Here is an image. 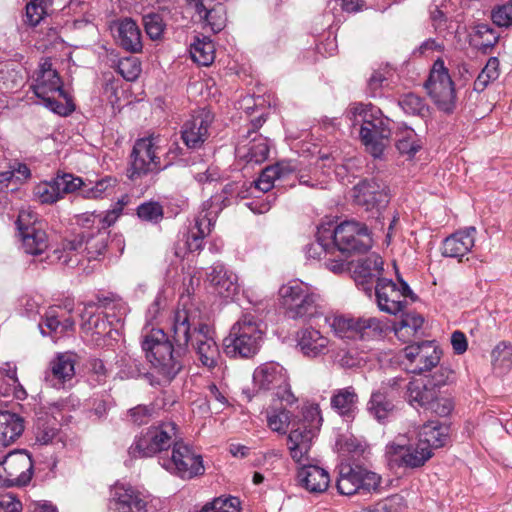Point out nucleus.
<instances>
[{"mask_svg": "<svg viewBox=\"0 0 512 512\" xmlns=\"http://www.w3.org/2000/svg\"><path fill=\"white\" fill-rule=\"evenodd\" d=\"M172 339L162 330H155L146 340L150 358L166 382H172L184 368L183 357L191 343L202 366L209 370L218 365L219 347L204 322L199 307L189 298L180 301L172 322Z\"/></svg>", "mask_w": 512, "mask_h": 512, "instance_id": "1", "label": "nucleus"}, {"mask_svg": "<svg viewBox=\"0 0 512 512\" xmlns=\"http://www.w3.org/2000/svg\"><path fill=\"white\" fill-rule=\"evenodd\" d=\"M353 126L360 125L359 137L366 151L374 158H382L392 135L391 120L372 104L353 103L347 110Z\"/></svg>", "mask_w": 512, "mask_h": 512, "instance_id": "2", "label": "nucleus"}, {"mask_svg": "<svg viewBox=\"0 0 512 512\" xmlns=\"http://www.w3.org/2000/svg\"><path fill=\"white\" fill-rule=\"evenodd\" d=\"M263 331L256 316L243 314L231 327L223 339L224 353L234 359L253 358L260 350Z\"/></svg>", "mask_w": 512, "mask_h": 512, "instance_id": "3", "label": "nucleus"}, {"mask_svg": "<svg viewBox=\"0 0 512 512\" xmlns=\"http://www.w3.org/2000/svg\"><path fill=\"white\" fill-rule=\"evenodd\" d=\"M282 306L286 315L294 320H309L320 314V297L312 288L298 280H293L279 289Z\"/></svg>", "mask_w": 512, "mask_h": 512, "instance_id": "4", "label": "nucleus"}, {"mask_svg": "<svg viewBox=\"0 0 512 512\" xmlns=\"http://www.w3.org/2000/svg\"><path fill=\"white\" fill-rule=\"evenodd\" d=\"M177 425L173 422H163L159 425L150 426L135 436L133 443L128 449L132 458L152 457L173 447L177 436Z\"/></svg>", "mask_w": 512, "mask_h": 512, "instance_id": "5", "label": "nucleus"}, {"mask_svg": "<svg viewBox=\"0 0 512 512\" xmlns=\"http://www.w3.org/2000/svg\"><path fill=\"white\" fill-rule=\"evenodd\" d=\"M352 198L356 206L377 215L374 228L382 230L385 219L383 210L390 202L388 185L379 179H364L353 187Z\"/></svg>", "mask_w": 512, "mask_h": 512, "instance_id": "6", "label": "nucleus"}, {"mask_svg": "<svg viewBox=\"0 0 512 512\" xmlns=\"http://www.w3.org/2000/svg\"><path fill=\"white\" fill-rule=\"evenodd\" d=\"M303 417L297 427L290 431L287 438L290 456L297 464L310 460L309 452L322 422L320 412L316 407L306 409Z\"/></svg>", "mask_w": 512, "mask_h": 512, "instance_id": "7", "label": "nucleus"}, {"mask_svg": "<svg viewBox=\"0 0 512 512\" xmlns=\"http://www.w3.org/2000/svg\"><path fill=\"white\" fill-rule=\"evenodd\" d=\"M159 464L170 474L190 480L205 473L203 458L181 439L175 441L171 455H161Z\"/></svg>", "mask_w": 512, "mask_h": 512, "instance_id": "8", "label": "nucleus"}, {"mask_svg": "<svg viewBox=\"0 0 512 512\" xmlns=\"http://www.w3.org/2000/svg\"><path fill=\"white\" fill-rule=\"evenodd\" d=\"M403 397L411 406L424 408L441 417L448 416L453 410L452 400L441 396L434 383L424 377L408 382Z\"/></svg>", "mask_w": 512, "mask_h": 512, "instance_id": "9", "label": "nucleus"}, {"mask_svg": "<svg viewBox=\"0 0 512 512\" xmlns=\"http://www.w3.org/2000/svg\"><path fill=\"white\" fill-rule=\"evenodd\" d=\"M338 469L336 487L340 494L346 496L368 495L380 490L382 478L376 472L357 464L342 463Z\"/></svg>", "mask_w": 512, "mask_h": 512, "instance_id": "10", "label": "nucleus"}, {"mask_svg": "<svg viewBox=\"0 0 512 512\" xmlns=\"http://www.w3.org/2000/svg\"><path fill=\"white\" fill-rule=\"evenodd\" d=\"M328 238L333 241L332 249L338 250L345 258L367 252L372 246L368 228L356 221H344L333 230L328 229Z\"/></svg>", "mask_w": 512, "mask_h": 512, "instance_id": "11", "label": "nucleus"}, {"mask_svg": "<svg viewBox=\"0 0 512 512\" xmlns=\"http://www.w3.org/2000/svg\"><path fill=\"white\" fill-rule=\"evenodd\" d=\"M254 387L261 391H273L274 395L286 405L297 402L292 393L286 369L276 362H266L258 366L253 373Z\"/></svg>", "mask_w": 512, "mask_h": 512, "instance_id": "12", "label": "nucleus"}, {"mask_svg": "<svg viewBox=\"0 0 512 512\" xmlns=\"http://www.w3.org/2000/svg\"><path fill=\"white\" fill-rule=\"evenodd\" d=\"M330 327L337 337L354 340L380 337L385 330L383 321L376 317H353L350 315L333 317Z\"/></svg>", "mask_w": 512, "mask_h": 512, "instance_id": "13", "label": "nucleus"}, {"mask_svg": "<svg viewBox=\"0 0 512 512\" xmlns=\"http://www.w3.org/2000/svg\"><path fill=\"white\" fill-rule=\"evenodd\" d=\"M22 249L26 254L41 255L48 248V236L37 214L29 209L20 210L15 222Z\"/></svg>", "mask_w": 512, "mask_h": 512, "instance_id": "14", "label": "nucleus"}, {"mask_svg": "<svg viewBox=\"0 0 512 512\" xmlns=\"http://www.w3.org/2000/svg\"><path fill=\"white\" fill-rule=\"evenodd\" d=\"M425 88L437 107L451 112L455 107L456 93L454 83L442 59H437L430 71Z\"/></svg>", "mask_w": 512, "mask_h": 512, "instance_id": "15", "label": "nucleus"}, {"mask_svg": "<svg viewBox=\"0 0 512 512\" xmlns=\"http://www.w3.org/2000/svg\"><path fill=\"white\" fill-rule=\"evenodd\" d=\"M374 293L379 310L391 315L403 312L407 304V297L415 300L414 293L403 280L400 281V286H398L391 279L378 278Z\"/></svg>", "mask_w": 512, "mask_h": 512, "instance_id": "16", "label": "nucleus"}, {"mask_svg": "<svg viewBox=\"0 0 512 512\" xmlns=\"http://www.w3.org/2000/svg\"><path fill=\"white\" fill-rule=\"evenodd\" d=\"M130 159L128 177L131 180H135L148 173L159 172L169 166V163L161 166L152 138L138 139L133 146Z\"/></svg>", "mask_w": 512, "mask_h": 512, "instance_id": "17", "label": "nucleus"}, {"mask_svg": "<svg viewBox=\"0 0 512 512\" xmlns=\"http://www.w3.org/2000/svg\"><path fill=\"white\" fill-rule=\"evenodd\" d=\"M158 328H153L149 332H147L141 340V348L145 353V357L147 361L150 363L152 372L146 370L143 361L140 358L133 357L131 355H125L121 357L119 360V372L123 378L126 379H137L140 377L145 378L150 385L152 386H166L171 382H166L163 379V376L158 372V370L153 365L152 358H150V351L147 350L145 346L146 340L148 337Z\"/></svg>", "mask_w": 512, "mask_h": 512, "instance_id": "18", "label": "nucleus"}, {"mask_svg": "<svg viewBox=\"0 0 512 512\" xmlns=\"http://www.w3.org/2000/svg\"><path fill=\"white\" fill-rule=\"evenodd\" d=\"M214 116L206 109L195 111L181 126V140L190 150L202 148L210 136Z\"/></svg>", "mask_w": 512, "mask_h": 512, "instance_id": "19", "label": "nucleus"}, {"mask_svg": "<svg viewBox=\"0 0 512 512\" xmlns=\"http://www.w3.org/2000/svg\"><path fill=\"white\" fill-rule=\"evenodd\" d=\"M0 465L7 487L25 486L31 481L33 462L27 451L15 450L8 453Z\"/></svg>", "mask_w": 512, "mask_h": 512, "instance_id": "20", "label": "nucleus"}, {"mask_svg": "<svg viewBox=\"0 0 512 512\" xmlns=\"http://www.w3.org/2000/svg\"><path fill=\"white\" fill-rule=\"evenodd\" d=\"M403 354L410 362L411 371L421 374L439 364L442 351L435 341L425 340L406 346Z\"/></svg>", "mask_w": 512, "mask_h": 512, "instance_id": "21", "label": "nucleus"}, {"mask_svg": "<svg viewBox=\"0 0 512 512\" xmlns=\"http://www.w3.org/2000/svg\"><path fill=\"white\" fill-rule=\"evenodd\" d=\"M386 454L390 461L405 468H419L432 457V451L419 441L416 445L391 442L386 446Z\"/></svg>", "mask_w": 512, "mask_h": 512, "instance_id": "22", "label": "nucleus"}, {"mask_svg": "<svg viewBox=\"0 0 512 512\" xmlns=\"http://www.w3.org/2000/svg\"><path fill=\"white\" fill-rule=\"evenodd\" d=\"M108 238V231L99 229L95 232L81 231L75 239L68 241L64 245V249L68 251H77L82 249L84 246L87 259L89 261L97 260L105 253Z\"/></svg>", "mask_w": 512, "mask_h": 512, "instance_id": "23", "label": "nucleus"}, {"mask_svg": "<svg viewBox=\"0 0 512 512\" xmlns=\"http://www.w3.org/2000/svg\"><path fill=\"white\" fill-rule=\"evenodd\" d=\"M109 508L114 512H147V501L131 486L116 484L111 490Z\"/></svg>", "mask_w": 512, "mask_h": 512, "instance_id": "24", "label": "nucleus"}, {"mask_svg": "<svg viewBox=\"0 0 512 512\" xmlns=\"http://www.w3.org/2000/svg\"><path fill=\"white\" fill-rule=\"evenodd\" d=\"M298 465L297 482L300 487L314 494L323 493L327 490L330 477L325 469L312 464L311 460Z\"/></svg>", "mask_w": 512, "mask_h": 512, "instance_id": "25", "label": "nucleus"}, {"mask_svg": "<svg viewBox=\"0 0 512 512\" xmlns=\"http://www.w3.org/2000/svg\"><path fill=\"white\" fill-rule=\"evenodd\" d=\"M475 233V227H468L446 237L441 247L442 256L456 258L461 261L462 257L473 248L475 244Z\"/></svg>", "mask_w": 512, "mask_h": 512, "instance_id": "26", "label": "nucleus"}, {"mask_svg": "<svg viewBox=\"0 0 512 512\" xmlns=\"http://www.w3.org/2000/svg\"><path fill=\"white\" fill-rule=\"evenodd\" d=\"M296 341L297 347L306 357L316 358L328 352L329 339L312 327L299 330Z\"/></svg>", "mask_w": 512, "mask_h": 512, "instance_id": "27", "label": "nucleus"}, {"mask_svg": "<svg viewBox=\"0 0 512 512\" xmlns=\"http://www.w3.org/2000/svg\"><path fill=\"white\" fill-rule=\"evenodd\" d=\"M207 281L214 291L222 297L230 298L238 292V278L221 263H214L207 273Z\"/></svg>", "mask_w": 512, "mask_h": 512, "instance_id": "28", "label": "nucleus"}, {"mask_svg": "<svg viewBox=\"0 0 512 512\" xmlns=\"http://www.w3.org/2000/svg\"><path fill=\"white\" fill-rule=\"evenodd\" d=\"M75 375V360L71 354H58L45 372V380L55 388L71 381Z\"/></svg>", "mask_w": 512, "mask_h": 512, "instance_id": "29", "label": "nucleus"}, {"mask_svg": "<svg viewBox=\"0 0 512 512\" xmlns=\"http://www.w3.org/2000/svg\"><path fill=\"white\" fill-rule=\"evenodd\" d=\"M116 40L128 52L138 53L142 50V35L139 26L131 18L119 20L116 24Z\"/></svg>", "mask_w": 512, "mask_h": 512, "instance_id": "30", "label": "nucleus"}, {"mask_svg": "<svg viewBox=\"0 0 512 512\" xmlns=\"http://www.w3.org/2000/svg\"><path fill=\"white\" fill-rule=\"evenodd\" d=\"M359 396L353 386L336 389L331 396V408L346 420L355 418L358 412Z\"/></svg>", "mask_w": 512, "mask_h": 512, "instance_id": "31", "label": "nucleus"}, {"mask_svg": "<svg viewBox=\"0 0 512 512\" xmlns=\"http://www.w3.org/2000/svg\"><path fill=\"white\" fill-rule=\"evenodd\" d=\"M383 271V260L378 254H370L360 259L354 269L355 280L359 282L368 296L372 294V288L366 284L373 278H381Z\"/></svg>", "mask_w": 512, "mask_h": 512, "instance_id": "32", "label": "nucleus"}, {"mask_svg": "<svg viewBox=\"0 0 512 512\" xmlns=\"http://www.w3.org/2000/svg\"><path fill=\"white\" fill-rule=\"evenodd\" d=\"M396 409L393 400L388 397V391L375 390L371 393L366 404V411L371 418L380 424L388 422Z\"/></svg>", "mask_w": 512, "mask_h": 512, "instance_id": "33", "label": "nucleus"}, {"mask_svg": "<svg viewBox=\"0 0 512 512\" xmlns=\"http://www.w3.org/2000/svg\"><path fill=\"white\" fill-rule=\"evenodd\" d=\"M93 303H89L84 307L81 313V328L85 333L98 336L111 337L112 327L111 322L108 320V315L103 313H96L92 309Z\"/></svg>", "mask_w": 512, "mask_h": 512, "instance_id": "34", "label": "nucleus"}, {"mask_svg": "<svg viewBox=\"0 0 512 512\" xmlns=\"http://www.w3.org/2000/svg\"><path fill=\"white\" fill-rule=\"evenodd\" d=\"M24 428L22 417L9 411H0V447H8L15 443Z\"/></svg>", "mask_w": 512, "mask_h": 512, "instance_id": "35", "label": "nucleus"}, {"mask_svg": "<svg viewBox=\"0 0 512 512\" xmlns=\"http://www.w3.org/2000/svg\"><path fill=\"white\" fill-rule=\"evenodd\" d=\"M74 321L70 317L61 319L55 308H50L39 323V328L43 335H54L56 337L63 335L67 331L74 329Z\"/></svg>", "mask_w": 512, "mask_h": 512, "instance_id": "36", "label": "nucleus"}, {"mask_svg": "<svg viewBox=\"0 0 512 512\" xmlns=\"http://www.w3.org/2000/svg\"><path fill=\"white\" fill-rule=\"evenodd\" d=\"M290 173H292V171L280 164L267 166L262 170L258 179L253 181L254 190L267 193L272 188L276 187L275 181L285 180Z\"/></svg>", "mask_w": 512, "mask_h": 512, "instance_id": "37", "label": "nucleus"}, {"mask_svg": "<svg viewBox=\"0 0 512 512\" xmlns=\"http://www.w3.org/2000/svg\"><path fill=\"white\" fill-rule=\"evenodd\" d=\"M32 89L37 97H44L54 92H58L61 96L65 94L60 76L53 69H48L44 73H38L36 83L32 86Z\"/></svg>", "mask_w": 512, "mask_h": 512, "instance_id": "38", "label": "nucleus"}, {"mask_svg": "<svg viewBox=\"0 0 512 512\" xmlns=\"http://www.w3.org/2000/svg\"><path fill=\"white\" fill-rule=\"evenodd\" d=\"M447 438L448 427L433 422L423 425L419 432V442L431 451L444 446Z\"/></svg>", "mask_w": 512, "mask_h": 512, "instance_id": "39", "label": "nucleus"}, {"mask_svg": "<svg viewBox=\"0 0 512 512\" xmlns=\"http://www.w3.org/2000/svg\"><path fill=\"white\" fill-rule=\"evenodd\" d=\"M191 58L201 66H209L215 59V47L208 37L196 38L190 47Z\"/></svg>", "mask_w": 512, "mask_h": 512, "instance_id": "40", "label": "nucleus"}, {"mask_svg": "<svg viewBox=\"0 0 512 512\" xmlns=\"http://www.w3.org/2000/svg\"><path fill=\"white\" fill-rule=\"evenodd\" d=\"M401 318L394 324L395 334L398 337L413 336L422 327L424 318L415 312H401Z\"/></svg>", "mask_w": 512, "mask_h": 512, "instance_id": "41", "label": "nucleus"}, {"mask_svg": "<svg viewBox=\"0 0 512 512\" xmlns=\"http://www.w3.org/2000/svg\"><path fill=\"white\" fill-rule=\"evenodd\" d=\"M117 185V179L106 176L95 183L89 181L83 187V197L90 199L103 198L110 195Z\"/></svg>", "mask_w": 512, "mask_h": 512, "instance_id": "42", "label": "nucleus"}, {"mask_svg": "<svg viewBox=\"0 0 512 512\" xmlns=\"http://www.w3.org/2000/svg\"><path fill=\"white\" fill-rule=\"evenodd\" d=\"M157 416L158 409L154 404H139L127 411L126 421L136 426H142L148 424Z\"/></svg>", "mask_w": 512, "mask_h": 512, "instance_id": "43", "label": "nucleus"}, {"mask_svg": "<svg viewBox=\"0 0 512 512\" xmlns=\"http://www.w3.org/2000/svg\"><path fill=\"white\" fill-rule=\"evenodd\" d=\"M492 365L499 373H506L512 368V345L499 343L491 352Z\"/></svg>", "mask_w": 512, "mask_h": 512, "instance_id": "44", "label": "nucleus"}, {"mask_svg": "<svg viewBox=\"0 0 512 512\" xmlns=\"http://www.w3.org/2000/svg\"><path fill=\"white\" fill-rule=\"evenodd\" d=\"M33 195L42 204H53L62 198L55 178L38 183L33 189Z\"/></svg>", "mask_w": 512, "mask_h": 512, "instance_id": "45", "label": "nucleus"}, {"mask_svg": "<svg viewBox=\"0 0 512 512\" xmlns=\"http://www.w3.org/2000/svg\"><path fill=\"white\" fill-rule=\"evenodd\" d=\"M269 155V145L267 138L261 135H255L247 146V152L244 155L247 162L262 163Z\"/></svg>", "mask_w": 512, "mask_h": 512, "instance_id": "46", "label": "nucleus"}, {"mask_svg": "<svg viewBox=\"0 0 512 512\" xmlns=\"http://www.w3.org/2000/svg\"><path fill=\"white\" fill-rule=\"evenodd\" d=\"M498 39L499 34L489 24L480 23L474 27V41L483 52L494 47Z\"/></svg>", "mask_w": 512, "mask_h": 512, "instance_id": "47", "label": "nucleus"}, {"mask_svg": "<svg viewBox=\"0 0 512 512\" xmlns=\"http://www.w3.org/2000/svg\"><path fill=\"white\" fill-rule=\"evenodd\" d=\"M328 239V229L318 228L316 241L305 246L306 256L312 259H320L323 254H333L332 247L329 248L328 246Z\"/></svg>", "mask_w": 512, "mask_h": 512, "instance_id": "48", "label": "nucleus"}, {"mask_svg": "<svg viewBox=\"0 0 512 512\" xmlns=\"http://www.w3.org/2000/svg\"><path fill=\"white\" fill-rule=\"evenodd\" d=\"M396 148L401 154L414 156L421 145L418 143L417 135L411 128H405L397 134Z\"/></svg>", "mask_w": 512, "mask_h": 512, "instance_id": "49", "label": "nucleus"}, {"mask_svg": "<svg viewBox=\"0 0 512 512\" xmlns=\"http://www.w3.org/2000/svg\"><path fill=\"white\" fill-rule=\"evenodd\" d=\"M137 216L145 222L158 224L164 217L163 206L157 201H146L141 203L137 209Z\"/></svg>", "mask_w": 512, "mask_h": 512, "instance_id": "50", "label": "nucleus"}, {"mask_svg": "<svg viewBox=\"0 0 512 512\" xmlns=\"http://www.w3.org/2000/svg\"><path fill=\"white\" fill-rule=\"evenodd\" d=\"M499 74L498 58H489L485 67L482 69L474 82V89L478 92L483 91L490 82L496 80L499 77Z\"/></svg>", "mask_w": 512, "mask_h": 512, "instance_id": "51", "label": "nucleus"}, {"mask_svg": "<svg viewBox=\"0 0 512 512\" xmlns=\"http://www.w3.org/2000/svg\"><path fill=\"white\" fill-rule=\"evenodd\" d=\"M209 202L203 203V211H201L195 218V224L190 230L195 231V235L206 237L210 234L215 220V210L213 212H207L209 210Z\"/></svg>", "mask_w": 512, "mask_h": 512, "instance_id": "52", "label": "nucleus"}, {"mask_svg": "<svg viewBox=\"0 0 512 512\" xmlns=\"http://www.w3.org/2000/svg\"><path fill=\"white\" fill-rule=\"evenodd\" d=\"M142 21L146 34L151 40L162 38L166 24L159 13H148L143 16Z\"/></svg>", "mask_w": 512, "mask_h": 512, "instance_id": "53", "label": "nucleus"}, {"mask_svg": "<svg viewBox=\"0 0 512 512\" xmlns=\"http://www.w3.org/2000/svg\"><path fill=\"white\" fill-rule=\"evenodd\" d=\"M52 3H44L42 0H29L26 5V20L30 26H37L41 20L47 15L48 8Z\"/></svg>", "mask_w": 512, "mask_h": 512, "instance_id": "54", "label": "nucleus"}, {"mask_svg": "<svg viewBox=\"0 0 512 512\" xmlns=\"http://www.w3.org/2000/svg\"><path fill=\"white\" fill-rule=\"evenodd\" d=\"M55 179L56 184L59 186V192L62 198L65 194L73 193L76 190H80L81 195L83 196V187L86 182H84L80 177L64 173L62 175L58 174Z\"/></svg>", "mask_w": 512, "mask_h": 512, "instance_id": "55", "label": "nucleus"}, {"mask_svg": "<svg viewBox=\"0 0 512 512\" xmlns=\"http://www.w3.org/2000/svg\"><path fill=\"white\" fill-rule=\"evenodd\" d=\"M200 512H240V500L237 497H219L205 505Z\"/></svg>", "mask_w": 512, "mask_h": 512, "instance_id": "56", "label": "nucleus"}, {"mask_svg": "<svg viewBox=\"0 0 512 512\" xmlns=\"http://www.w3.org/2000/svg\"><path fill=\"white\" fill-rule=\"evenodd\" d=\"M117 71L127 81H135L141 73V63L136 57H125L119 60Z\"/></svg>", "mask_w": 512, "mask_h": 512, "instance_id": "57", "label": "nucleus"}, {"mask_svg": "<svg viewBox=\"0 0 512 512\" xmlns=\"http://www.w3.org/2000/svg\"><path fill=\"white\" fill-rule=\"evenodd\" d=\"M189 5L195 10L199 17L205 20L214 32H220L224 28V20L220 19L217 22L211 20L217 9H207L203 0H189Z\"/></svg>", "mask_w": 512, "mask_h": 512, "instance_id": "58", "label": "nucleus"}, {"mask_svg": "<svg viewBox=\"0 0 512 512\" xmlns=\"http://www.w3.org/2000/svg\"><path fill=\"white\" fill-rule=\"evenodd\" d=\"M290 422V413L286 409H275L267 412L269 428L278 433H285Z\"/></svg>", "mask_w": 512, "mask_h": 512, "instance_id": "59", "label": "nucleus"}, {"mask_svg": "<svg viewBox=\"0 0 512 512\" xmlns=\"http://www.w3.org/2000/svg\"><path fill=\"white\" fill-rule=\"evenodd\" d=\"M399 105L409 115H422L426 111L423 99L413 93L402 96Z\"/></svg>", "mask_w": 512, "mask_h": 512, "instance_id": "60", "label": "nucleus"}, {"mask_svg": "<svg viewBox=\"0 0 512 512\" xmlns=\"http://www.w3.org/2000/svg\"><path fill=\"white\" fill-rule=\"evenodd\" d=\"M238 188L237 182L227 183L223 189L221 195H216L210 198L209 208H213L214 204H218V202H222L223 205L218 206L215 210V214L222 210L223 207L229 206L232 204V200L235 199L236 190Z\"/></svg>", "mask_w": 512, "mask_h": 512, "instance_id": "61", "label": "nucleus"}, {"mask_svg": "<svg viewBox=\"0 0 512 512\" xmlns=\"http://www.w3.org/2000/svg\"><path fill=\"white\" fill-rule=\"evenodd\" d=\"M492 21L499 27L512 26V1L499 5L492 10Z\"/></svg>", "mask_w": 512, "mask_h": 512, "instance_id": "62", "label": "nucleus"}, {"mask_svg": "<svg viewBox=\"0 0 512 512\" xmlns=\"http://www.w3.org/2000/svg\"><path fill=\"white\" fill-rule=\"evenodd\" d=\"M454 371L448 366L440 365V367L430 376H425V379L434 383V388L438 389L446 385L453 379Z\"/></svg>", "mask_w": 512, "mask_h": 512, "instance_id": "63", "label": "nucleus"}, {"mask_svg": "<svg viewBox=\"0 0 512 512\" xmlns=\"http://www.w3.org/2000/svg\"><path fill=\"white\" fill-rule=\"evenodd\" d=\"M386 81L387 79L383 73L374 71L367 82L369 95L374 98L381 96V90L383 88L384 82Z\"/></svg>", "mask_w": 512, "mask_h": 512, "instance_id": "64", "label": "nucleus"}]
</instances>
